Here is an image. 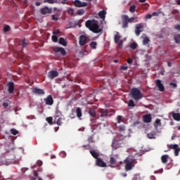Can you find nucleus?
I'll return each mask as SVG.
<instances>
[{
	"label": "nucleus",
	"instance_id": "obj_41",
	"mask_svg": "<svg viewBox=\"0 0 180 180\" xmlns=\"http://www.w3.org/2000/svg\"><path fill=\"white\" fill-rule=\"evenodd\" d=\"M98 45V43H96V41H91L90 43V46L92 48V49H96V46Z\"/></svg>",
	"mask_w": 180,
	"mask_h": 180
},
{
	"label": "nucleus",
	"instance_id": "obj_1",
	"mask_svg": "<svg viewBox=\"0 0 180 180\" xmlns=\"http://www.w3.org/2000/svg\"><path fill=\"white\" fill-rule=\"evenodd\" d=\"M127 136V134L117 135L113 140L111 144V147L113 150H117V148H121L124 146L126 141L124 139Z\"/></svg>",
	"mask_w": 180,
	"mask_h": 180
},
{
	"label": "nucleus",
	"instance_id": "obj_3",
	"mask_svg": "<svg viewBox=\"0 0 180 180\" xmlns=\"http://www.w3.org/2000/svg\"><path fill=\"white\" fill-rule=\"evenodd\" d=\"M108 116H109V112H108V110L99 109L97 112V117L96 119H93L91 122H105V120L108 119Z\"/></svg>",
	"mask_w": 180,
	"mask_h": 180
},
{
	"label": "nucleus",
	"instance_id": "obj_10",
	"mask_svg": "<svg viewBox=\"0 0 180 180\" xmlns=\"http://www.w3.org/2000/svg\"><path fill=\"white\" fill-rule=\"evenodd\" d=\"M74 5L77 8H85V6H88V3L84 1L82 2L79 0H75Z\"/></svg>",
	"mask_w": 180,
	"mask_h": 180
},
{
	"label": "nucleus",
	"instance_id": "obj_16",
	"mask_svg": "<svg viewBox=\"0 0 180 180\" xmlns=\"http://www.w3.org/2000/svg\"><path fill=\"white\" fill-rule=\"evenodd\" d=\"M56 77H58V72L56 70H51L48 73V77L49 79H54Z\"/></svg>",
	"mask_w": 180,
	"mask_h": 180
},
{
	"label": "nucleus",
	"instance_id": "obj_52",
	"mask_svg": "<svg viewBox=\"0 0 180 180\" xmlns=\"http://www.w3.org/2000/svg\"><path fill=\"white\" fill-rule=\"evenodd\" d=\"M4 32H9L11 30V27L9 25H6L4 28Z\"/></svg>",
	"mask_w": 180,
	"mask_h": 180
},
{
	"label": "nucleus",
	"instance_id": "obj_19",
	"mask_svg": "<svg viewBox=\"0 0 180 180\" xmlns=\"http://www.w3.org/2000/svg\"><path fill=\"white\" fill-rule=\"evenodd\" d=\"M79 44L80 46H85L86 44V37L85 35H81L79 37Z\"/></svg>",
	"mask_w": 180,
	"mask_h": 180
},
{
	"label": "nucleus",
	"instance_id": "obj_54",
	"mask_svg": "<svg viewBox=\"0 0 180 180\" xmlns=\"http://www.w3.org/2000/svg\"><path fill=\"white\" fill-rule=\"evenodd\" d=\"M132 180H140V176L139 175H135L133 178Z\"/></svg>",
	"mask_w": 180,
	"mask_h": 180
},
{
	"label": "nucleus",
	"instance_id": "obj_30",
	"mask_svg": "<svg viewBox=\"0 0 180 180\" xmlns=\"http://www.w3.org/2000/svg\"><path fill=\"white\" fill-rule=\"evenodd\" d=\"M147 136L150 139H155V136H157V133L155 131H151L150 133L148 134Z\"/></svg>",
	"mask_w": 180,
	"mask_h": 180
},
{
	"label": "nucleus",
	"instance_id": "obj_46",
	"mask_svg": "<svg viewBox=\"0 0 180 180\" xmlns=\"http://www.w3.org/2000/svg\"><path fill=\"white\" fill-rule=\"evenodd\" d=\"M174 40L176 43H180V34L175 35Z\"/></svg>",
	"mask_w": 180,
	"mask_h": 180
},
{
	"label": "nucleus",
	"instance_id": "obj_43",
	"mask_svg": "<svg viewBox=\"0 0 180 180\" xmlns=\"http://www.w3.org/2000/svg\"><path fill=\"white\" fill-rule=\"evenodd\" d=\"M117 123H122V122H123V116L118 115L117 118Z\"/></svg>",
	"mask_w": 180,
	"mask_h": 180
},
{
	"label": "nucleus",
	"instance_id": "obj_7",
	"mask_svg": "<svg viewBox=\"0 0 180 180\" xmlns=\"http://www.w3.org/2000/svg\"><path fill=\"white\" fill-rule=\"evenodd\" d=\"M134 159L130 157H128L124 160V164H125L126 171H130L133 168V167H134V165H133L134 164Z\"/></svg>",
	"mask_w": 180,
	"mask_h": 180
},
{
	"label": "nucleus",
	"instance_id": "obj_59",
	"mask_svg": "<svg viewBox=\"0 0 180 180\" xmlns=\"http://www.w3.org/2000/svg\"><path fill=\"white\" fill-rule=\"evenodd\" d=\"M174 29H176V30H180V25H174Z\"/></svg>",
	"mask_w": 180,
	"mask_h": 180
},
{
	"label": "nucleus",
	"instance_id": "obj_32",
	"mask_svg": "<svg viewBox=\"0 0 180 180\" xmlns=\"http://www.w3.org/2000/svg\"><path fill=\"white\" fill-rule=\"evenodd\" d=\"M59 44H62V46H67V41H65L64 38L60 37L59 39Z\"/></svg>",
	"mask_w": 180,
	"mask_h": 180
},
{
	"label": "nucleus",
	"instance_id": "obj_45",
	"mask_svg": "<svg viewBox=\"0 0 180 180\" xmlns=\"http://www.w3.org/2000/svg\"><path fill=\"white\" fill-rule=\"evenodd\" d=\"M110 164H111L112 165H115V164H116V159H115V158L113 157L110 158Z\"/></svg>",
	"mask_w": 180,
	"mask_h": 180
},
{
	"label": "nucleus",
	"instance_id": "obj_55",
	"mask_svg": "<svg viewBox=\"0 0 180 180\" xmlns=\"http://www.w3.org/2000/svg\"><path fill=\"white\" fill-rule=\"evenodd\" d=\"M118 46L120 47V49H122V47H123V41H119Z\"/></svg>",
	"mask_w": 180,
	"mask_h": 180
},
{
	"label": "nucleus",
	"instance_id": "obj_17",
	"mask_svg": "<svg viewBox=\"0 0 180 180\" xmlns=\"http://www.w3.org/2000/svg\"><path fill=\"white\" fill-rule=\"evenodd\" d=\"M52 11L53 10L51 8H49L48 6H45L40 9V13L41 15H47L49 13H51Z\"/></svg>",
	"mask_w": 180,
	"mask_h": 180
},
{
	"label": "nucleus",
	"instance_id": "obj_15",
	"mask_svg": "<svg viewBox=\"0 0 180 180\" xmlns=\"http://www.w3.org/2000/svg\"><path fill=\"white\" fill-rule=\"evenodd\" d=\"M44 102L46 105L51 106L54 103V100L53 99V96L49 95L46 98H44Z\"/></svg>",
	"mask_w": 180,
	"mask_h": 180
},
{
	"label": "nucleus",
	"instance_id": "obj_49",
	"mask_svg": "<svg viewBox=\"0 0 180 180\" xmlns=\"http://www.w3.org/2000/svg\"><path fill=\"white\" fill-rule=\"evenodd\" d=\"M52 41L57 43V41H58V37L56 35L52 36Z\"/></svg>",
	"mask_w": 180,
	"mask_h": 180
},
{
	"label": "nucleus",
	"instance_id": "obj_39",
	"mask_svg": "<svg viewBox=\"0 0 180 180\" xmlns=\"http://www.w3.org/2000/svg\"><path fill=\"white\" fill-rule=\"evenodd\" d=\"M10 132L11 133V134H13V136H16L18 134V133H19V131H18V130H16L15 129H11L10 130Z\"/></svg>",
	"mask_w": 180,
	"mask_h": 180
},
{
	"label": "nucleus",
	"instance_id": "obj_50",
	"mask_svg": "<svg viewBox=\"0 0 180 180\" xmlns=\"http://www.w3.org/2000/svg\"><path fill=\"white\" fill-rule=\"evenodd\" d=\"M120 69L121 70H123V71H126L127 70L129 69V67L126 65H122L121 67H120Z\"/></svg>",
	"mask_w": 180,
	"mask_h": 180
},
{
	"label": "nucleus",
	"instance_id": "obj_31",
	"mask_svg": "<svg viewBox=\"0 0 180 180\" xmlns=\"http://www.w3.org/2000/svg\"><path fill=\"white\" fill-rule=\"evenodd\" d=\"M63 122H64V118L59 117L56 121V124H58V126H63Z\"/></svg>",
	"mask_w": 180,
	"mask_h": 180
},
{
	"label": "nucleus",
	"instance_id": "obj_18",
	"mask_svg": "<svg viewBox=\"0 0 180 180\" xmlns=\"http://www.w3.org/2000/svg\"><path fill=\"white\" fill-rule=\"evenodd\" d=\"M8 91L10 94H13V91H15V83H13V82H10L8 84Z\"/></svg>",
	"mask_w": 180,
	"mask_h": 180
},
{
	"label": "nucleus",
	"instance_id": "obj_34",
	"mask_svg": "<svg viewBox=\"0 0 180 180\" xmlns=\"http://www.w3.org/2000/svg\"><path fill=\"white\" fill-rule=\"evenodd\" d=\"M154 126L155 127H158V126H161V120L156 119Z\"/></svg>",
	"mask_w": 180,
	"mask_h": 180
},
{
	"label": "nucleus",
	"instance_id": "obj_60",
	"mask_svg": "<svg viewBox=\"0 0 180 180\" xmlns=\"http://www.w3.org/2000/svg\"><path fill=\"white\" fill-rule=\"evenodd\" d=\"M37 164H38L39 167H41V166L43 165V162L41 161V160H39V161L37 162Z\"/></svg>",
	"mask_w": 180,
	"mask_h": 180
},
{
	"label": "nucleus",
	"instance_id": "obj_37",
	"mask_svg": "<svg viewBox=\"0 0 180 180\" xmlns=\"http://www.w3.org/2000/svg\"><path fill=\"white\" fill-rule=\"evenodd\" d=\"M129 12H131V13H134V12H136V5H132L129 8Z\"/></svg>",
	"mask_w": 180,
	"mask_h": 180
},
{
	"label": "nucleus",
	"instance_id": "obj_9",
	"mask_svg": "<svg viewBox=\"0 0 180 180\" xmlns=\"http://www.w3.org/2000/svg\"><path fill=\"white\" fill-rule=\"evenodd\" d=\"M144 30V25L142 24H137L135 27V34L140 36V34Z\"/></svg>",
	"mask_w": 180,
	"mask_h": 180
},
{
	"label": "nucleus",
	"instance_id": "obj_44",
	"mask_svg": "<svg viewBox=\"0 0 180 180\" xmlns=\"http://www.w3.org/2000/svg\"><path fill=\"white\" fill-rule=\"evenodd\" d=\"M68 13L69 15H71V16H75V15L74 14V8H70L68 9Z\"/></svg>",
	"mask_w": 180,
	"mask_h": 180
},
{
	"label": "nucleus",
	"instance_id": "obj_33",
	"mask_svg": "<svg viewBox=\"0 0 180 180\" xmlns=\"http://www.w3.org/2000/svg\"><path fill=\"white\" fill-rule=\"evenodd\" d=\"M84 13H85V10H84V9H79L77 11V15H78L79 16H82V15H84Z\"/></svg>",
	"mask_w": 180,
	"mask_h": 180
},
{
	"label": "nucleus",
	"instance_id": "obj_13",
	"mask_svg": "<svg viewBox=\"0 0 180 180\" xmlns=\"http://www.w3.org/2000/svg\"><path fill=\"white\" fill-rule=\"evenodd\" d=\"M53 51H55V53H60L62 56H65L67 54L65 49L63 47L55 46L53 48Z\"/></svg>",
	"mask_w": 180,
	"mask_h": 180
},
{
	"label": "nucleus",
	"instance_id": "obj_47",
	"mask_svg": "<svg viewBox=\"0 0 180 180\" xmlns=\"http://www.w3.org/2000/svg\"><path fill=\"white\" fill-rule=\"evenodd\" d=\"M44 2L47 4H56L57 1L56 0H44Z\"/></svg>",
	"mask_w": 180,
	"mask_h": 180
},
{
	"label": "nucleus",
	"instance_id": "obj_28",
	"mask_svg": "<svg viewBox=\"0 0 180 180\" xmlns=\"http://www.w3.org/2000/svg\"><path fill=\"white\" fill-rule=\"evenodd\" d=\"M98 16L101 18V19H103V20H105V18H106V11H101L98 13Z\"/></svg>",
	"mask_w": 180,
	"mask_h": 180
},
{
	"label": "nucleus",
	"instance_id": "obj_64",
	"mask_svg": "<svg viewBox=\"0 0 180 180\" xmlns=\"http://www.w3.org/2000/svg\"><path fill=\"white\" fill-rule=\"evenodd\" d=\"M53 34H60V30H56L55 32H53Z\"/></svg>",
	"mask_w": 180,
	"mask_h": 180
},
{
	"label": "nucleus",
	"instance_id": "obj_21",
	"mask_svg": "<svg viewBox=\"0 0 180 180\" xmlns=\"http://www.w3.org/2000/svg\"><path fill=\"white\" fill-rule=\"evenodd\" d=\"M75 113L77 115V117H78L79 119H81V117H82V110L81 109V108H77L75 110Z\"/></svg>",
	"mask_w": 180,
	"mask_h": 180
},
{
	"label": "nucleus",
	"instance_id": "obj_24",
	"mask_svg": "<svg viewBox=\"0 0 180 180\" xmlns=\"http://www.w3.org/2000/svg\"><path fill=\"white\" fill-rule=\"evenodd\" d=\"M172 117L176 122H179L180 120V113L179 112H172Z\"/></svg>",
	"mask_w": 180,
	"mask_h": 180
},
{
	"label": "nucleus",
	"instance_id": "obj_38",
	"mask_svg": "<svg viewBox=\"0 0 180 180\" xmlns=\"http://www.w3.org/2000/svg\"><path fill=\"white\" fill-rule=\"evenodd\" d=\"M46 122L49 124H53V117H48L46 118Z\"/></svg>",
	"mask_w": 180,
	"mask_h": 180
},
{
	"label": "nucleus",
	"instance_id": "obj_40",
	"mask_svg": "<svg viewBox=\"0 0 180 180\" xmlns=\"http://www.w3.org/2000/svg\"><path fill=\"white\" fill-rule=\"evenodd\" d=\"M130 49H132V50H136L137 49V44L136 43H131L129 45Z\"/></svg>",
	"mask_w": 180,
	"mask_h": 180
},
{
	"label": "nucleus",
	"instance_id": "obj_4",
	"mask_svg": "<svg viewBox=\"0 0 180 180\" xmlns=\"http://www.w3.org/2000/svg\"><path fill=\"white\" fill-rule=\"evenodd\" d=\"M137 22H139L137 17L129 18L127 15L122 16V27L124 28L129 27V23H137Z\"/></svg>",
	"mask_w": 180,
	"mask_h": 180
},
{
	"label": "nucleus",
	"instance_id": "obj_2",
	"mask_svg": "<svg viewBox=\"0 0 180 180\" xmlns=\"http://www.w3.org/2000/svg\"><path fill=\"white\" fill-rule=\"evenodd\" d=\"M85 26L93 33H101L102 29L99 27V22L96 20H89L86 21Z\"/></svg>",
	"mask_w": 180,
	"mask_h": 180
},
{
	"label": "nucleus",
	"instance_id": "obj_48",
	"mask_svg": "<svg viewBox=\"0 0 180 180\" xmlns=\"http://www.w3.org/2000/svg\"><path fill=\"white\" fill-rule=\"evenodd\" d=\"M87 141H89V143H95V141H94V136H90L88 138Z\"/></svg>",
	"mask_w": 180,
	"mask_h": 180
},
{
	"label": "nucleus",
	"instance_id": "obj_56",
	"mask_svg": "<svg viewBox=\"0 0 180 180\" xmlns=\"http://www.w3.org/2000/svg\"><path fill=\"white\" fill-rule=\"evenodd\" d=\"M151 18H153V15L151 14H147L145 17L146 20L151 19Z\"/></svg>",
	"mask_w": 180,
	"mask_h": 180
},
{
	"label": "nucleus",
	"instance_id": "obj_22",
	"mask_svg": "<svg viewBox=\"0 0 180 180\" xmlns=\"http://www.w3.org/2000/svg\"><path fill=\"white\" fill-rule=\"evenodd\" d=\"M119 130H120V136H123V134H126V126L124 125H120L119 127Z\"/></svg>",
	"mask_w": 180,
	"mask_h": 180
},
{
	"label": "nucleus",
	"instance_id": "obj_5",
	"mask_svg": "<svg viewBox=\"0 0 180 180\" xmlns=\"http://www.w3.org/2000/svg\"><path fill=\"white\" fill-rule=\"evenodd\" d=\"M92 123H97L96 124H93L91 127V131L93 133H98V131H101V129L103 127H106L108 126V122H101V121L98 122H92Z\"/></svg>",
	"mask_w": 180,
	"mask_h": 180
},
{
	"label": "nucleus",
	"instance_id": "obj_35",
	"mask_svg": "<svg viewBox=\"0 0 180 180\" xmlns=\"http://www.w3.org/2000/svg\"><path fill=\"white\" fill-rule=\"evenodd\" d=\"M128 106L129 108H134V106H136V104H134V101H133V100H129L128 103Z\"/></svg>",
	"mask_w": 180,
	"mask_h": 180
},
{
	"label": "nucleus",
	"instance_id": "obj_36",
	"mask_svg": "<svg viewBox=\"0 0 180 180\" xmlns=\"http://www.w3.org/2000/svg\"><path fill=\"white\" fill-rule=\"evenodd\" d=\"M148 43H150V39H148V37H145L143 41V44H144V46H146V44H148Z\"/></svg>",
	"mask_w": 180,
	"mask_h": 180
},
{
	"label": "nucleus",
	"instance_id": "obj_61",
	"mask_svg": "<svg viewBox=\"0 0 180 180\" xmlns=\"http://www.w3.org/2000/svg\"><path fill=\"white\" fill-rule=\"evenodd\" d=\"M34 176L37 178V176H39V173L37 172V171H34Z\"/></svg>",
	"mask_w": 180,
	"mask_h": 180
},
{
	"label": "nucleus",
	"instance_id": "obj_6",
	"mask_svg": "<svg viewBox=\"0 0 180 180\" xmlns=\"http://www.w3.org/2000/svg\"><path fill=\"white\" fill-rule=\"evenodd\" d=\"M131 95L133 99H134V101H136V102H138V101H140V99H143V94H141V91H140V89L137 88L131 89Z\"/></svg>",
	"mask_w": 180,
	"mask_h": 180
},
{
	"label": "nucleus",
	"instance_id": "obj_63",
	"mask_svg": "<svg viewBox=\"0 0 180 180\" xmlns=\"http://www.w3.org/2000/svg\"><path fill=\"white\" fill-rule=\"evenodd\" d=\"M152 16H158V13H157V12H153V13H152Z\"/></svg>",
	"mask_w": 180,
	"mask_h": 180
},
{
	"label": "nucleus",
	"instance_id": "obj_23",
	"mask_svg": "<svg viewBox=\"0 0 180 180\" xmlns=\"http://www.w3.org/2000/svg\"><path fill=\"white\" fill-rule=\"evenodd\" d=\"M120 39H122V36H120V34L119 32H116V34L114 37L115 43H119V41H120Z\"/></svg>",
	"mask_w": 180,
	"mask_h": 180
},
{
	"label": "nucleus",
	"instance_id": "obj_8",
	"mask_svg": "<svg viewBox=\"0 0 180 180\" xmlns=\"http://www.w3.org/2000/svg\"><path fill=\"white\" fill-rule=\"evenodd\" d=\"M169 148L170 150H174V155L175 157H178L179 155L180 147L177 144H170L169 146Z\"/></svg>",
	"mask_w": 180,
	"mask_h": 180
},
{
	"label": "nucleus",
	"instance_id": "obj_27",
	"mask_svg": "<svg viewBox=\"0 0 180 180\" xmlns=\"http://www.w3.org/2000/svg\"><path fill=\"white\" fill-rule=\"evenodd\" d=\"M89 113L91 117H95V116H96V111L93 108H89Z\"/></svg>",
	"mask_w": 180,
	"mask_h": 180
},
{
	"label": "nucleus",
	"instance_id": "obj_26",
	"mask_svg": "<svg viewBox=\"0 0 180 180\" xmlns=\"http://www.w3.org/2000/svg\"><path fill=\"white\" fill-rule=\"evenodd\" d=\"M90 154L94 157V158H96V160H98L99 157V153L96 152V150H90Z\"/></svg>",
	"mask_w": 180,
	"mask_h": 180
},
{
	"label": "nucleus",
	"instance_id": "obj_42",
	"mask_svg": "<svg viewBox=\"0 0 180 180\" xmlns=\"http://www.w3.org/2000/svg\"><path fill=\"white\" fill-rule=\"evenodd\" d=\"M61 115H62L61 111L57 110L55 114V119H57V117H60Z\"/></svg>",
	"mask_w": 180,
	"mask_h": 180
},
{
	"label": "nucleus",
	"instance_id": "obj_29",
	"mask_svg": "<svg viewBox=\"0 0 180 180\" xmlns=\"http://www.w3.org/2000/svg\"><path fill=\"white\" fill-rule=\"evenodd\" d=\"M168 155H163L162 157H161V160H162V162L163 164H167V162H168Z\"/></svg>",
	"mask_w": 180,
	"mask_h": 180
},
{
	"label": "nucleus",
	"instance_id": "obj_57",
	"mask_svg": "<svg viewBox=\"0 0 180 180\" xmlns=\"http://www.w3.org/2000/svg\"><path fill=\"white\" fill-rule=\"evenodd\" d=\"M169 85L171 86H173V88H176V86H178V85L176 84V83H174V82H170Z\"/></svg>",
	"mask_w": 180,
	"mask_h": 180
},
{
	"label": "nucleus",
	"instance_id": "obj_25",
	"mask_svg": "<svg viewBox=\"0 0 180 180\" xmlns=\"http://www.w3.org/2000/svg\"><path fill=\"white\" fill-rule=\"evenodd\" d=\"M27 44H28V41H27V39H23L20 41V46H22V49H25V47H26Z\"/></svg>",
	"mask_w": 180,
	"mask_h": 180
},
{
	"label": "nucleus",
	"instance_id": "obj_11",
	"mask_svg": "<svg viewBox=\"0 0 180 180\" xmlns=\"http://www.w3.org/2000/svg\"><path fill=\"white\" fill-rule=\"evenodd\" d=\"M155 85L160 92H164V91H165V87L164 86V84L162 83L161 80L157 79L155 81Z\"/></svg>",
	"mask_w": 180,
	"mask_h": 180
},
{
	"label": "nucleus",
	"instance_id": "obj_20",
	"mask_svg": "<svg viewBox=\"0 0 180 180\" xmlns=\"http://www.w3.org/2000/svg\"><path fill=\"white\" fill-rule=\"evenodd\" d=\"M151 120H153V117H151V115L148 114L143 116V122L145 123H151Z\"/></svg>",
	"mask_w": 180,
	"mask_h": 180
},
{
	"label": "nucleus",
	"instance_id": "obj_14",
	"mask_svg": "<svg viewBox=\"0 0 180 180\" xmlns=\"http://www.w3.org/2000/svg\"><path fill=\"white\" fill-rule=\"evenodd\" d=\"M96 165H97V167H101V168L107 167L106 162H105L101 158H97Z\"/></svg>",
	"mask_w": 180,
	"mask_h": 180
},
{
	"label": "nucleus",
	"instance_id": "obj_58",
	"mask_svg": "<svg viewBox=\"0 0 180 180\" xmlns=\"http://www.w3.org/2000/svg\"><path fill=\"white\" fill-rule=\"evenodd\" d=\"M127 63L128 64H132V63H133V59H131V58H128V59L127 60Z\"/></svg>",
	"mask_w": 180,
	"mask_h": 180
},
{
	"label": "nucleus",
	"instance_id": "obj_12",
	"mask_svg": "<svg viewBox=\"0 0 180 180\" xmlns=\"http://www.w3.org/2000/svg\"><path fill=\"white\" fill-rule=\"evenodd\" d=\"M32 91L34 94V95H44L46 94L44 92V90L39 89L37 87H32Z\"/></svg>",
	"mask_w": 180,
	"mask_h": 180
},
{
	"label": "nucleus",
	"instance_id": "obj_51",
	"mask_svg": "<svg viewBox=\"0 0 180 180\" xmlns=\"http://www.w3.org/2000/svg\"><path fill=\"white\" fill-rule=\"evenodd\" d=\"M60 155L62 157V158H65V157H67V153L64 151H62L60 153Z\"/></svg>",
	"mask_w": 180,
	"mask_h": 180
},
{
	"label": "nucleus",
	"instance_id": "obj_62",
	"mask_svg": "<svg viewBox=\"0 0 180 180\" xmlns=\"http://www.w3.org/2000/svg\"><path fill=\"white\" fill-rule=\"evenodd\" d=\"M3 106H4V108H8V103H4Z\"/></svg>",
	"mask_w": 180,
	"mask_h": 180
},
{
	"label": "nucleus",
	"instance_id": "obj_53",
	"mask_svg": "<svg viewBox=\"0 0 180 180\" xmlns=\"http://www.w3.org/2000/svg\"><path fill=\"white\" fill-rule=\"evenodd\" d=\"M52 20H54L55 22H57L58 20V18L56 16V15H52L51 16Z\"/></svg>",
	"mask_w": 180,
	"mask_h": 180
}]
</instances>
